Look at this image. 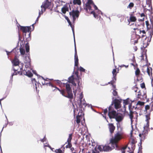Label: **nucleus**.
Wrapping results in <instances>:
<instances>
[{"instance_id":"nucleus-28","label":"nucleus","mask_w":153,"mask_h":153,"mask_svg":"<svg viewBox=\"0 0 153 153\" xmlns=\"http://www.w3.org/2000/svg\"><path fill=\"white\" fill-rule=\"evenodd\" d=\"M146 36V32L144 30H142L141 31V33L138 36L139 38H143L144 37Z\"/></svg>"},{"instance_id":"nucleus-55","label":"nucleus","mask_w":153,"mask_h":153,"mask_svg":"<svg viewBox=\"0 0 153 153\" xmlns=\"http://www.w3.org/2000/svg\"><path fill=\"white\" fill-rule=\"evenodd\" d=\"M146 125L145 126V127H146L147 128H148L149 126V122H146Z\"/></svg>"},{"instance_id":"nucleus-11","label":"nucleus","mask_w":153,"mask_h":153,"mask_svg":"<svg viewBox=\"0 0 153 153\" xmlns=\"http://www.w3.org/2000/svg\"><path fill=\"white\" fill-rule=\"evenodd\" d=\"M89 145H91L94 148V149H93L92 153H99V152L97 149V143H96L94 141L91 140V141H89V143H88Z\"/></svg>"},{"instance_id":"nucleus-61","label":"nucleus","mask_w":153,"mask_h":153,"mask_svg":"<svg viewBox=\"0 0 153 153\" xmlns=\"http://www.w3.org/2000/svg\"><path fill=\"white\" fill-rule=\"evenodd\" d=\"M65 19L67 20L68 22L69 21H70V20L68 18V17L65 16Z\"/></svg>"},{"instance_id":"nucleus-43","label":"nucleus","mask_w":153,"mask_h":153,"mask_svg":"<svg viewBox=\"0 0 153 153\" xmlns=\"http://www.w3.org/2000/svg\"><path fill=\"white\" fill-rule=\"evenodd\" d=\"M116 90L113 89L112 94L114 96H116L118 95V93L116 91Z\"/></svg>"},{"instance_id":"nucleus-41","label":"nucleus","mask_w":153,"mask_h":153,"mask_svg":"<svg viewBox=\"0 0 153 153\" xmlns=\"http://www.w3.org/2000/svg\"><path fill=\"white\" fill-rule=\"evenodd\" d=\"M103 146L99 145L98 147V149L100 152L103 151Z\"/></svg>"},{"instance_id":"nucleus-24","label":"nucleus","mask_w":153,"mask_h":153,"mask_svg":"<svg viewBox=\"0 0 153 153\" xmlns=\"http://www.w3.org/2000/svg\"><path fill=\"white\" fill-rule=\"evenodd\" d=\"M118 72H117L116 69H114L112 71V74H113V79H114L115 81L116 80V76Z\"/></svg>"},{"instance_id":"nucleus-30","label":"nucleus","mask_w":153,"mask_h":153,"mask_svg":"<svg viewBox=\"0 0 153 153\" xmlns=\"http://www.w3.org/2000/svg\"><path fill=\"white\" fill-rule=\"evenodd\" d=\"M114 118H115L116 120L118 122L121 121L123 119L121 116H118V115H117V116L115 117Z\"/></svg>"},{"instance_id":"nucleus-5","label":"nucleus","mask_w":153,"mask_h":153,"mask_svg":"<svg viewBox=\"0 0 153 153\" xmlns=\"http://www.w3.org/2000/svg\"><path fill=\"white\" fill-rule=\"evenodd\" d=\"M130 112L128 114V116H129V118L131 120V123H132L133 120V118L137 119L138 117V113L136 111H134V108H135L134 106H133V108L132 109L131 105H130L128 106Z\"/></svg>"},{"instance_id":"nucleus-47","label":"nucleus","mask_w":153,"mask_h":153,"mask_svg":"<svg viewBox=\"0 0 153 153\" xmlns=\"http://www.w3.org/2000/svg\"><path fill=\"white\" fill-rule=\"evenodd\" d=\"M133 89L134 90V91L135 92H137V90H138V88L137 87V85H135V86H134L133 87Z\"/></svg>"},{"instance_id":"nucleus-8","label":"nucleus","mask_w":153,"mask_h":153,"mask_svg":"<svg viewBox=\"0 0 153 153\" xmlns=\"http://www.w3.org/2000/svg\"><path fill=\"white\" fill-rule=\"evenodd\" d=\"M146 23L147 30L149 33L151 39L153 35V23L152 22L151 24L150 25L148 21H146Z\"/></svg>"},{"instance_id":"nucleus-49","label":"nucleus","mask_w":153,"mask_h":153,"mask_svg":"<svg viewBox=\"0 0 153 153\" xmlns=\"http://www.w3.org/2000/svg\"><path fill=\"white\" fill-rule=\"evenodd\" d=\"M140 86L142 88H145V85L144 83L143 82L140 84Z\"/></svg>"},{"instance_id":"nucleus-58","label":"nucleus","mask_w":153,"mask_h":153,"mask_svg":"<svg viewBox=\"0 0 153 153\" xmlns=\"http://www.w3.org/2000/svg\"><path fill=\"white\" fill-rule=\"evenodd\" d=\"M71 83H72L74 86H76V83L75 82H74V81H73V82H71Z\"/></svg>"},{"instance_id":"nucleus-2","label":"nucleus","mask_w":153,"mask_h":153,"mask_svg":"<svg viewBox=\"0 0 153 153\" xmlns=\"http://www.w3.org/2000/svg\"><path fill=\"white\" fill-rule=\"evenodd\" d=\"M65 85L66 91L65 90H61L55 86H54L51 82L48 83V85L51 86L52 88V91H54L56 89H57L60 92V93L64 96L70 99V101L71 102V100L73 98V95L72 93V91L71 88L70 87V85L68 83H64Z\"/></svg>"},{"instance_id":"nucleus-56","label":"nucleus","mask_w":153,"mask_h":153,"mask_svg":"<svg viewBox=\"0 0 153 153\" xmlns=\"http://www.w3.org/2000/svg\"><path fill=\"white\" fill-rule=\"evenodd\" d=\"M108 112V110L107 108L105 109L104 110V114L105 115Z\"/></svg>"},{"instance_id":"nucleus-3","label":"nucleus","mask_w":153,"mask_h":153,"mask_svg":"<svg viewBox=\"0 0 153 153\" xmlns=\"http://www.w3.org/2000/svg\"><path fill=\"white\" fill-rule=\"evenodd\" d=\"M28 59L27 61H25V62L26 63L25 65V67L26 69H25L24 70H23L22 71H19V69H16V68H14V72L12 74V76L16 75L19 74L20 75H22L24 74L29 77H31L33 76V74L31 72V71L29 70L30 69V60L29 57H27Z\"/></svg>"},{"instance_id":"nucleus-27","label":"nucleus","mask_w":153,"mask_h":153,"mask_svg":"<svg viewBox=\"0 0 153 153\" xmlns=\"http://www.w3.org/2000/svg\"><path fill=\"white\" fill-rule=\"evenodd\" d=\"M116 81H115L114 79H113L110 82H108V84H111L112 86V87L113 88V89L117 90L116 88V85H114V84L115 82Z\"/></svg>"},{"instance_id":"nucleus-34","label":"nucleus","mask_w":153,"mask_h":153,"mask_svg":"<svg viewBox=\"0 0 153 153\" xmlns=\"http://www.w3.org/2000/svg\"><path fill=\"white\" fill-rule=\"evenodd\" d=\"M39 16L36 21V22H35V23L33 24L32 25V27H33V30H34V25L35 24H36V22H38V20H39V18L40 17V16H41V12H40V10H39Z\"/></svg>"},{"instance_id":"nucleus-51","label":"nucleus","mask_w":153,"mask_h":153,"mask_svg":"<svg viewBox=\"0 0 153 153\" xmlns=\"http://www.w3.org/2000/svg\"><path fill=\"white\" fill-rule=\"evenodd\" d=\"M79 70L80 71L82 72H84L85 71V69L81 66L79 67Z\"/></svg>"},{"instance_id":"nucleus-42","label":"nucleus","mask_w":153,"mask_h":153,"mask_svg":"<svg viewBox=\"0 0 153 153\" xmlns=\"http://www.w3.org/2000/svg\"><path fill=\"white\" fill-rule=\"evenodd\" d=\"M20 51L21 55H24L25 54V49L22 48H20Z\"/></svg>"},{"instance_id":"nucleus-48","label":"nucleus","mask_w":153,"mask_h":153,"mask_svg":"<svg viewBox=\"0 0 153 153\" xmlns=\"http://www.w3.org/2000/svg\"><path fill=\"white\" fill-rule=\"evenodd\" d=\"M41 11H40L41 12V15L42 14L44 11L45 10L46 8H41Z\"/></svg>"},{"instance_id":"nucleus-23","label":"nucleus","mask_w":153,"mask_h":153,"mask_svg":"<svg viewBox=\"0 0 153 153\" xmlns=\"http://www.w3.org/2000/svg\"><path fill=\"white\" fill-rule=\"evenodd\" d=\"M23 64L22 63H20L19 65H18L17 67H13V70H14V68H16V69H19V71H22L23 70H24L23 69Z\"/></svg>"},{"instance_id":"nucleus-40","label":"nucleus","mask_w":153,"mask_h":153,"mask_svg":"<svg viewBox=\"0 0 153 153\" xmlns=\"http://www.w3.org/2000/svg\"><path fill=\"white\" fill-rule=\"evenodd\" d=\"M127 148V146H125L122 148L120 149L122 153H125L126 150Z\"/></svg>"},{"instance_id":"nucleus-64","label":"nucleus","mask_w":153,"mask_h":153,"mask_svg":"<svg viewBox=\"0 0 153 153\" xmlns=\"http://www.w3.org/2000/svg\"><path fill=\"white\" fill-rule=\"evenodd\" d=\"M138 41V39L136 40H135L134 41V44L135 45V44H136V43H137Z\"/></svg>"},{"instance_id":"nucleus-1","label":"nucleus","mask_w":153,"mask_h":153,"mask_svg":"<svg viewBox=\"0 0 153 153\" xmlns=\"http://www.w3.org/2000/svg\"><path fill=\"white\" fill-rule=\"evenodd\" d=\"M123 133L118 131L114 134V137L111 138L110 142L108 145H105L103 146V151L108 152L111 151L112 149L119 148L118 145V142L122 138Z\"/></svg>"},{"instance_id":"nucleus-44","label":"nucleus","mask_w":153,"mask_h":153,"mask_svg":"<svg viewBox=\"0 0 153 153\" xmlns=\"http://www.w3.org/2000/svg\"><path fill=\"white\" fill-rule=\"evenodd\" d=\"M144 103L143 102H141L140 101H138L136 105H143L144 104Z\"/></svg>"},{"instance_id":"nucleus-53","label":"nucleus","mask_w":153,"mask_h":153,"mask_svg":"<svg viewBox=\"0 0 153 153\" xmlns=\"http://www.w3.org/2000/svg\"><path fill=\"white\" fill-rule=\"evenodd\" d=\"M131 128H132V130L131 131V132H130V135H131V137H132L133 134V128L132 126H131Z\"/></svg>"},{"instance_id":"nucleus-62","label":"nucleus","mask_w":153,"mask_h":153,"mask_svg":"<svg viewBox=\"0 0 153 153\" xmlns=\"http://www.w3.org/2000/svg\"><path fill=\"white\" fill-rule=\"evenodd\" d=\"M140 16L141 17H144L145 15L144 13H142L140 14Z\"/></svg>"},{"instance_id":"nucleus-37","label":"nucleus","mask_w":153,"mask_h":153,"mask_svg":"<svg viewBox=\"0 0 153 153\" xmlns=\"http://www.w3.org/2000/svg\"><path fill=\"white\" fill-rule=\"evenodd\" d=\"M54 152L56 153H64V151H62L60 148L55 150Z\"/></svg>"},{"instance_id":"nucleus-9","label":"nucleus","mask_w":153,"mask_h":153,"mask_svg":"<svg viewBox=\"0 0 153 153\" xmlns=\"http://www.w3.org/2000/svg\"><path fill=\"white\" fill-rule=\"evenodd\" d=\"M145 130V127H144V130L141 132L139 134L140 143H141L142 141H143L146 138V137L147 134L146 131Z\"/></svg>"},{"instance_id":"nucleus-45","label":"nucleus","mask_w":153,"mask_h":153,"mask_svg":"<svg viewBox=\"0 0 153 153\" xmlns=\"http://www.w3.org/2000/svg\"><path fill=\"white\" fill-rule=\"evenodd\" d=\"M25 49L26 52H28L29 51V46L27 44L25 45Z\"/></svg>"},{"instance_id":"nucleus-57","label":"nucleus","mask_w":153,"mask_h":153,"mask_svg":"<svg viewBox=\"0 0 153 153\" xmlns=\"http://www.w3.org/2000/svg\"><path fill=\"white\" fill-rule=\"evenodd\" d=\"M125 67L126 68H127L128 67V65H122L120 66L121 67Z\"/></svg>"},{"instance_id":"nucleus-12","label":"nucleus","mask_w":153,"mask_h":153,"mask_svg":"<svg viewBox=\"0 0 153 153\" xmlns=\"http://www.w3.org/2000/svg\"><path fill=\"white\" fill-rule=\"evenodd\" d=\"M93 3V1L92 0H88L87 2L85 4V7H84V9L86 10V12L88 13V10H91V5Z\"/></svg>"},{"instance_id":"nucleus-19","label":"nucleus","mask_w":153,"mask_h":153,"mask_svg":"<svg viewBox=\"0 0 153 153\" xmlns=\"http://www.w3.org/2000/svg\"><path fill=\"white\" fill-rule=\"evenodd\" d=\"M131 101L129 98H127V99L123 100L124 110L125 111L126 110V105L128 104H129V105H131Z\"/></svg>"},{"instance_id":"nucleus-6","label":"nucleus","mask_w":153,"mask_h":153,"mask_svg":"<svg viewBox=\"0 0 153 153\" xmlns=\"http://www.w3.org/2000/svg\"><path fill=\"white\" fill-rule=\"evenodd\" d=\"M108 109V116L110 119L114 118L118 115V113L115 111L114 110V108L111 105L109 107Z\"/></svg>"},{"instance_id":"nucleus-7","label":"nucleus","mask_w":153,"mask_h":153,"mask_svg":"<svg viewBox=\"0 0 153 153\" xmlns=\"http://www.w3.org/2000/svg\"><path fill=\"white\" fill-rule=\"evenodd\" d=\"M79 12L78 10H73L69 12L70 17L73 18V22L74 23L75 22L76 18H78L79 16Z\"/></svg>"},{"instance_id":"nucleus-14","label":"nucleus","mask_w":153,"mask_h":153,"mask_svg":"<svg viewBox=\"0 0 153 153\" xmlns=\"http://www.w3.org/2000/svg\"><path fill=\"white\" fill-rule=\"evenodd\" d=\"M72 134H70L69 135V137L68 139L67 142L65 143V144L68 143V145L66 146V148H70L72 147V145L71 143V140L72 139Z\"/></svg>"},{"instance_id":"nucleus-25","label":"nucleus","mask_w":153,"mask_h":153,"mask_svg":"<svg viewBox=\"0 0 153 153\" xmlns=\"http://www.w3.org/2000/svg\"><path fill=\"white\" fill-rule=\"evenodd\" d=\"M61 11L63 14H65L67 11H68L69 8L67 5H64L61 9Z\"/></svg>"},{"instance_id":"nucleus-4","label":"nucleus","mask_w":153,"mask_h":153,"mask_svg":"<svg viewBox=\"0 0 153 153\" xmlns=\"http://www.w3.org/2000/svg\"><path fill=\"white\" fill-rule=\"evenodd\" d=\"M18 29L25 33L24 38L26 39L27 41L30 39V31L31 27L30 26H20L18 27Z\"/></svg>"},{"instance_id":"nucleus-50","label":"nucleus","mask_w":153,"mask_h":153,"mask_svg":"<svg viewBox=\"0 0 153 153\" xmlns=\"http://www.w3.org/2000/svg\"><path fill=\"white\" fill-rule=\"evenodd\" d=\"M69 25H70V26L72 28V31L74 33V25H72V24H71V23H70V24H69Z\"/></svg>"},{"instance_id":"nucleus-20","label":"nucleus","mask_w":153,"mask_h":153,"mask_svg":"<svg viewBox=\"0 0 153 153\" xmlns=\"http://www.w3.org/2000/svg\"><path fill=\"white\" fill-rule=\"evenodd\" d=\"M130 18L128 20V21L130 22H135L137 20V19L136 17L134 16V15L133 13H131L130 14ZM130 22H129V23Z\"/></svg>"},{"instance_id":"nucleus-33","label":"nucleus","mask_w":153,"mask_h":153,"mask_svg":"<svg viewBox=\"0 0 153 153\" xmlns=\"http://www.w3.org/2000/svg\"><path fill=\"white\" fill-rule=\"evenodd\" d=\"M146 117V122H149V120L150 119V112L148 113L145 116Z\"/></svg>"},{"instance_id":"nucleus-18","label":"nucleus","mask_w":153,"mask_h":153,"mask_svg":"<svg viewBox=\"0 0 153 153\" xmlns=\"http://www.w3.org/2000/svg\"><path fill=\"white\" fill-rule=\"evenodd\" d=\"M108 128L110 133L112 134L114 132L115 129V127L113 123H109L108 124Z\"/></svg>"},{"instance_id":"nucleus-17","label":"nucleus","mask_w":153,"mask_h":153,"mask_svg":"<svg viewBox=\"0 0 153 153\" xmlns=\"http://www.w3.org/2000/svg\"><path fill=\"white\" fill-rule=\"evenodd\" d=\"M12 63L13 64L14 67L16 68L17 67L18 65L20 63L19 62V60L16 56H15L12 62Z\"/></svg>"},{"instance_id":"nucleus-36","label":"nucleus","mask_w":153,"mask_h":153,"mask_svg":"<svg viewBox=\"0 0 153 153\" xmlns=\"http://www.w3.org/2000/svg\"><path fill=\"white\" fill-rule=\"evenodd\" d=\"M134 4L133 2H130L128 5L127 6V8H129L130 9H132V8L134 7Z\"/></svg>"},{"instance_id":"nucleus-16","label":"nucleus","mask_w":153,"mask_h":153,"mask_svg":"<svg viewBox=\"0 0 153 153\" xmlns=\"http://www.w3.org/2000/svg\"><path fill=\"white\" fill-rule=\"evenodd\" d=\"M78 59L77 53L76 49V45H75V55H74V62L75 66L78 67Z\"/></svg>"},{"instance_id":"nucleus-38","label":"nucleus","mask_w":153,"mask_h":153,"mask_svg":"<svg viewBox=\"0 0 153 153\" xmlns=\"http://www.w3.org/2000/svg\"><path fill=\"white\" fill-rule=\"evenodd\" d=\"M74 76L73 75L71 76L68 78V82L70 83H71L73 81H74Z\"/></svg>"},{"instance_id":"nucleus-39","label":"nucleus","mask_w":153,"mask_h":153,"mask_svg":"<svg viewBox=\"0 0 153 153\" xmlns=\"http://www.w3.org/2000/svg\"><path fill=\"white\" fill-rule=\"evenodd\" d=\"M78 74H79V73H78V71H76L75 72V74L76 75V76L77 77V78H76V79H78V85H79V75H78Z\"/></svg>"},{"instance_id":"nucleus-15","label":"nucleus","mask_w":153,"mask_h":153,"mask_svg":"<svg viewBox=\"0 0 153 153\" xmlns=\"http://www.w3.org/2000/svg\"><path fill=\"white\" fill-rule=\"evenodd\" d=\"M113 103L114 104V107L115 109H118L121 107V101L118 99H115L113 103H112L111 105V106Z\"/></svg>"},{"instance_id":"nucleus-29","label":"nucleus","mask_w":153,"mask_h":153,"mask_svg":"<svg viewBox=\"0 0 153 153\" xmlns=\"http://www.w3.org/2000/svg\"><path fill=\"white\" fill-rule=\"evenodd\" d=\"M143 94H144V95H142V94L141 93L140 91H138V94L137 95L138 98H141L140 96H143V98H146V94H145V93H144Z\"/></svg>"},{"instance_id":"nucleus-31","label":"nucleus","mask_w":153,"mask_h":153,"mask_svg":"<svg viewBox=\"0 0 153 153\" xmlns=\"http://www.w3.org/2000/svg\"><path fill=\"white\" fill-rule=\"evenodd\" d=\"M140 73V71L138 68H137L135 71V74L137 77L138 78L139 76Z\"/></svg>"},{"instance_id":"nucleus-59","label":"nucleus","mask_w":153,"mask_h":153,"mask_svg":"<svg viewBox=\"0 0 153 153\" xmlns=\"http://www.w3.org/2000/svg\"><path fill=\"white\" fill-rule=\"evenodd\" d=\"M48 146L49 148L52 151H53V150L54 149L51 148V147L49 145H48V146Z\"/></svg>"},{"instance_id":"nucleus-35","label":"nucleus","mask_w":153,"mask_h":153,"mask_svg":"<svg viewBox=\"0 0 153 153\" xmlns=\"http://www.w3.org/2000/svg\"><path fill=\"white\" fill-rule=\"evenodd\" d=\"M144 55H145V59H146V62H148V59H147V55L146 54H142V55H141V61H142V60H144Z\"/></svg>"},{"instance_id":"nucleus-13","label":"nucleus","mask_w":153,"mask_h":153,"mask_svg":"<svg viewBox=\"0 0 153 153\" xmlns=\"http://www.w3.org/2000/svg\"><path fill=\"white\" fill-rule=\"evenodd\" d=\"M84 114L82 110H80L77 115L76 117V123L77 124H79L80 122V120L82 119Z\"/></svg>"},{"instance_id":"nucleus-26","label":"nucleus","mask_w":153,"mask_h":153,"mask_svg":"<svg viewBox=\"0 0 153 153\" xmlns=\"http://www.w3.org/2000/svg\"><path fill=\"white\" fill-rule=\"evenodd\" d=\"M133 30H134V33L138 36L141 33L142 31L140 29L137 28H134Z\"/></svg>"},{"instance_id":"nucleus-63","label":"nucleus","mask_w":153,"mask_h":153,"mask_svg":"<svg viewBox=\"0 0 153 153\" xmlns=\"http://www.w3.org/2000/svg\"><path fill=\"white\" fill-rule=\"evenodd\" d=\"M134 49L135 51H136L137 49V48L136 46H134Z\"/></svg>"},{"instance_id":"nucleus-22","label":"nucleus","mask_w":153,"mask_h":153,"mask_svg":"<svg viewBox=\"0 0 153 153\" xmlns=\"http://www.w3.org/2000/svg\"><path fill=\"white\" fill-rule=\"evenodd\" d=\"M146 72L148 75L152 77V69L149 67H147L146 68Z\"/></svg>"},{"instance_id":"nucleus-46","label":"nucleus","mask_w":153,"mask_h":153,"mask_svg":"<svg viewBox=\"0 0 153 153\" xmlns=\"http://www.w3.org/2000/svg\"><path fill=\"white\" fill-rule=\"evenodd\" d=\"M91 13L92 14H93L94 17L95 18H96L97 17V15L95 13V12L94 11H92L91 12Z\"/></svg>"},{"instance_id":"nucleus-52","label":"nucleus","mask_w":153,"mask_h":153,"mask_svg":"<svg viewBox=\"0 0 153 153\" xmlns=\"http://www.w3.org/2000/svg\"><path fill=\"white\" fill-rule=\"evenodd\" d=\"M92 5H93L94 7V9L95 10H97L98 9V8L97 6L94 4L93 2V3L92 4Z\"/></svg>"},{"instance_id":"nucleus-54","label":"nucleus","mask_w":153,"mask_h":153,"mask_svg":"<svg viewBox=\"0 0 153 153\" xmlns=\"http://www.w3.org/2000/svg\"><path fill=\"white\" fill-rule=\"evenodd\" d=\"M45 137V136L43 139H40V140L41 141V142H44L45 141L46 139Z\"/></svg>"},{"instance_id":"nucleus-60","label":"nucleus","mask_w":153,"mask_h":153,"mask_svg":"<svg viewBox=\"0 0 153 153\" xmlns=\"http://www.w3.org/2000/svg\"><path fill=\"white\" fill-rule=\"evenodd\" d=\"M65 144H64V145H63L61 147V148L62 149V151H65V147H64V146L65 145Z\"/></svg>"},{"instance_id":"nucleus-21","label":"nucleus","mask_w":153,"mask_h":153,"mask_svg":"<svg viewBox=\"0 0 153 153\" xmlns=\"http://www.w3.org/2000/svg\"><path fill=\"white\" fill-rule=\"evenodd\" d=\"M153 106V101L151 102L150 104L149 105H146L145 106V109L144 110V111L147 113L148 111V110H149L150 111H151L150 110V108L151 107L152 108Z\"/></svg>"},{"instance_id":"nucleus-32","label":"nucleus","mask_w":153,"mask_h":153,"mask_svg":"<svg viewBox=\"0 0 153 153\" xmlns=\"http://www.w3.org/2000/svg\"><path fill=\"white\" fill-rule=\"evenodd\" d=\"M73 3L74 4H77L80 5L81 3V0H73Z\"/></svg>"},{"instance_id":"nucleus-10","label":"nucleus","mask_w":153,"mask_h":153,"mask_svg":"<svg viewBox=\"0 0 153 153\" xmlns=\"http://www.w3.org/2000/svg\"><path fill=\"white\" fill-rule=\"evenodd\" d=\"M53 7V6L51 2L49 1L48 0H46L41 6V7L42 8H45L46 9L48 8L50 10H51Z\"/></svg>"}]
</instances>
